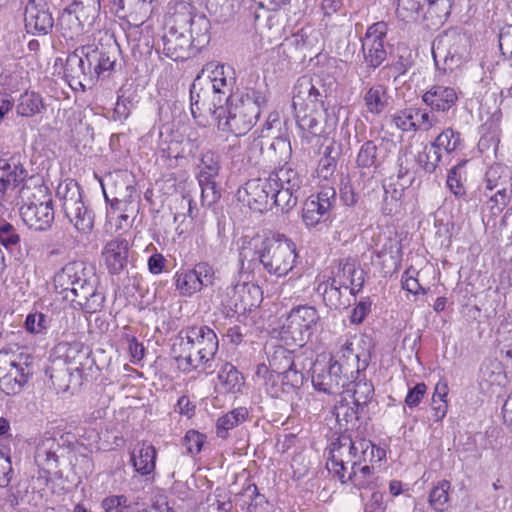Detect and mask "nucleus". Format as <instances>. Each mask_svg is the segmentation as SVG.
<instances>
[{"label": "nucleus", "mask_w": 512, "mask_h": 512, "mask_svg": "<svg viewBox=\"0 0 512 512\" xmlns=\"http://www.w3.org/2000/svg\"><path fill=\"white\" fill-rule=\"evenodd\" d=\"M360 408L345 398L334 406L333 414L344 433L329 444L326 468L342 485L351 484L358 490H368L377 487L376 465L385 459L386 451L366 438L353 440L346 434L356 427Z\"/></svg>", "instance_id": "1"}, {"label": "nucleus", "mask_w": 512, "mask_h": 512, "mask_svg": "<svg viewBox=\"0 0 512 512\" xmlns=\"http://www.w3.org/2000/svg\"><path fill=\"white\" fill-rule=\"evenodd\" d=\"M52 283L57 293L86 313H96L104 306L105 296L99 291V276L95 268L84 261L67 262L53 275Z\"/></svg>", "instance_id": "2"}, {"label": "nucleus", "mask_w": 512, "mask_h": 512, "mask_svg": "<svg viewBox=\"0 0 512 512\" xmlns=\"http://www.w3.org/2000/svg\"><path fill=\"white\" fill-rule=\"evenodd\" d=\"M218 350V336L207 325L184 327L172 345V355L184 373L210 368Z\"/></svg>", "instance_id": "3"}, {"label": "nucleus", "mask_w": 512, "mask_h": 512, "mask_svg": "<svg viewBox=\"0 0 512 512\" xmlns=\"http://www.w3.org/2000/svg\"><path fill=\"white\" fill-rule=\"evenodd\" d=\"M292 106L296 123L304 133L327 138L335 131L336 121L329 117L322 95L310 77L303 76L297 80Z\"/></svg>", "instance_id": "4"}, {"label": "nucleus", "mask_w": 512, "mask_h": 512, "mask_svg": "<svg viewBox=\"0 0 512 512\" xmlns=\"http://www.w3.org/2000/svg\"><path fill=\"white\" fill-rule=\"evenodd\" d=\"M255 377L266 393L275 399L296 394L304 383V374L297 369L293 352L279 346L269 358V365L256 366Z\"/></svg>", "instance_id": "5"}, {"label": "nucleus", "mask_w": 512, "mask_h": 512, "mask_svg": "<svg viewBox=\"0 0 512 512\" xmlns=\"http://www.w3.org/2000/svg\"><path fill=\"white\" fill-rule=\"evenodd\" d=\"M266 103V96L254 89L240 97H227L225 105L218 107V129L236 137L247 134L258 120L261 107Z\"/></svg>", "instance_id": "6"}, {"label": "nucleus", "mask_w": 512, "mask_h": 512, "mask_svg": "<svg viewBox=\"0 0 512 512\" xmlns=\"http://www.w3.org/2000/svg\"><path fill=\"white\" fill-rule=\"evenodd\" d=\"M169 29L163 35V53L173 61H183L189 58L194 26L204 25L208 30V20L204 16L197 19L193 16L187 5L182 6V11L174 13L169 19Z\"/></svg>", "instance_id": "7"}, {"label": "nucleus", "mask_w": 512, "mask_h": 512, "mask_svg": "<svg viewBox=\"0 0 512 512\" xmlns=\"http://www.w3.org/2000/svg\"><path fill=\"white\" fill-rule=\"evenodd\" d=\"M256 254L263 268L277 278L288 275L298 259L296 244L282 234L263 239Z\"/></svg>", "instance_id": "8"}, {"label": "nucleus", "mask_w": 512, "mask_h": 512, "mask_svg": "<svg viewBox=\"0 0 512 512\" xmlns=\"http://www.w3.org/2000/svg\"><path fill=\"white\" fill-rule=\"evenodd\" d=\"M33 357L24 352L0 351V390L6 395H16L27 385L33 375Z\"/></svg>", "instance_id": "9"}, {"label": "nucleus", "mask_w": 512, "mask_h": 512, "mask_svg": "<svg viewBox=\"0 0 512 512\" xmlns=\"http://www.w3.org/2000/svg\"><path fill=\"white\" fill-rule=\"evenodd\" d=\"M101 0H74L60 18V27L64 38L84 41V27H90L99 17Z\"/></svg>", "instance_id": "10"}, {"label": "nucleus", "mask_w": 512, "mask_h": 512, "mask_svg": "<svg viewBox=\"0 0 512 512\" xmlns=\"http://www.w3.org/2000/svg\"><path fill=\"white\" fill-rule=\"evenodd\" d=\"M461 144V133L452 127H447L433 141L424 146L418 153L416 161L425 172L434 173L441 164L443 156H450Z\"/></svg>", "instance_id": "11"}, {"label": "nucleus", "mask_w": 512, "mask_h": 512, "mask_svg": "<svg viewBox=\"0 0 512 512\" xmlns=\"http://www.w3.org/2000/svg\"><path fill=\"white\" fill-rule=\"evenodd\" d=\"M356 335H344L339 338L335 350L328 355L329 362L335 364L348 377L365 372L369 366V354H359L355 351Z\"/></svg>", "instance_id": "12"}, {"label": "nucleus", "mask_w": 512, "mask_h": 512, "mask_svg": "<svg viewBox=\"0 0 512 512\" xmlns=\"http://www.w3.org/2000/svg\"><path fill=\"white\" fill-rule=\"evenodd\" d=\"M336 203L335 187L320 189L303 203L302 221L308 228H315L331 220V212Z\"/></svg>", "instance_id": "13"}, {"label": "nucleus", "mask_w": 512, "mask_h": 512, "mask_svg": "<svg viewBox=\"0 0 512 512\" xmlns=\"http://www.w3.org/2000/svg\"><path fill=\"white\" fill-rule=\"evenodd\" d=\"M79 69L84 75L105 77L114 70L116 57L114 49L111 51L99 49L90 45L80 48Z\"/></svg>", "instance_id": "14"}, {"label": "nucleus", "mask_w": 512, "mask_h": 512, "mask_svg": "<svg viewBox=\"0 0 512 512\" xmlns=\"http://www.w3.org/2000/svg\"><path fill=\"white\" fill-rule=\"evenodd\" d=\"M273 185L269 176L263 179H250L238 189V199L251 210L262 213L271 209Z\"/></svg>", "instance_id": "15"}, {"label": "nucleus", "mask_w": 512, "mask_h": 512, "mask_svg": "<svg viewBox=\"0 0 512 512\" xmlns=\"http://www.w3.org/2000/svg\"><path fill=\"white\" fill-rule=\"evenodd\" d=\"M24 26L27 33L46 35L53 26L54 19L46 0H28L24 8Z\"/></svg>", "instance_id": "16"}, {"label": "nucleus", "mask_w": 512, "mask_h": 512, "mask_svg": "<svg viewBox=\"0 0 512 512\" xmlns=\"http://www.w3.org/2000/svg\"><path fill=\"white\" fill-rule=\"evenodd\" d=\"M321 358L324 361L327 355L323 353L317 356L312 368V385L319 392L334 394L343 385V378L347 377L335 364L328 362L327 367L322 365Z\"/></svg>", "instance_id": "17"}, {"label": "nucleus", "mask_w": 512, "mask_h": 512, "mask_svg": "<svg viewBox=\"0 0 512 512\" xmlns=\"http://www.w3.org/2000/svg\"><path fill=\"white\" fill-rule=\"evenodd\" d=\"M421 99L431 111L447 113L457 105L459 92L453 86L435 83L428 87Z\"/></svg>", "instance_id": "18"}, {"label": "nucleus", "mask_w": 512, "mask_h": 512, "mask_svg": "<svg viewBox=\"0 0 512 512\" xmlns=\"http://www.w3.org/2000/svg\"><path fill=\"white\" fill-rule=\"evenodd\" d=\"M203 71L209 73L208 78L212 85V93L218 97V103L232 96L231 90L235 81V71L232 67L211 62L206 64Z\"/></svg>", "instance_id": "19"}, {"label": "nucleus", "mask_w": 512, "mask_h": 512, "mask_svg": "<svg viewBox=\"0 0 512 512\" xmlns=\"http://www.w3.org/2000/svg\"><path fill=\"white\" fill-rule=\"evenodd\" d=\"M24 167L14 159H0V205L9 201L10 192L24 181Z\"/></svg>", "instance_id": "20"}, {"label": "nucleus", "mask_w": 512, "mask_h": 512, "mask_svg": "<svg viewBox=\"0 0 512 512\" xmlns=\"http://www.w3.org/2000/svg\"><path fill=\"white\" fill-rule=\"evenodd\" d=\"M128 252L129 243L124 238L116 237L105 244L102 258L110 274H119L125 268Z\"/></svg>", "instance_id": "21"}, {"label": "nucleus", "mask_w": 512, "mask_h": 512, "mask_svg": "<svg viewBox=\"0 0 512 512\" xmlns=\"http://www.w3.org/2000/svg\"><path fill=\"white\" fill-rule=\"evenodd\" d=\"M320 315L311 305H298L293 307L287 317L288 327L300 334H312V330L319 324Z\"/></svg>", "instance_id": "22"}, {"label": "nucleus", "mask_w": 512, "mask_h": 512, "mask_svg": "<svg viewBox=\"0 0 512 512\" xmlns=\"http://www.w3.org/2000/svg\"><path fill=\"white\" fill-rule=\"evenodd\" d=\"M59 448L60 444L54 437L42 439L36 447L35 462L47 477L59 467Z\"/></svg>", "instance_id": "23"}, {"label": "nucleus", "mask_w": 512, "mask_h": 512, "mask_svg": "<svg viewBox=\"0 0 512 512\" xmlns=\"http://www.w3.org/2000/svg\"><path fill=\"white\" fill-rule=\"evenodd\" d=\"M20 216L30 229L47 230L54 221L53 203L37 207H20Z\"/></svg>", "instance_id": "24"}, {"label": "nucleus", "mask_w": 512, "mask_h": 512, "mask_svg": "<svg viewBox=\"0 0 512 512\" xmlns=\"http://www.w3.org/2000/svg\"><path fill=\"white\" fill-rule=\"evenodd\" d=\"M190 102L191 113L194 119H199L209 114L212 115L216 121L218 107L221 105V103H218V97L216 95L210 99L208 90L203 88L197 90L196 84L193 83L190 90Z\"/></svg>", "instance_id": "25"}, {"label": "nucleus", "mask_w": 512, "mask_h": 512, "mask_svg": "<svg viewBox=\"0 0 512 512\" xmlns=\"http://www.w3.org/2000/svg\"><path fill=\"white\" fill-rule=\"evenodd\" d=\"M333 151V143L325 147L323 155L319 159L317 167L313 173V177L317 180V185L320 189L334 187L335 185V173L338 165V159L337 157L332 156Z\"/></svg>", "instance_id": "26"}, {"label": "nucleus", "mask_w": 512, "mask_h": 512, "mask_svg": "<svg viewBox=\"0 0 512 512\" xmlns=\"http://www.w3.org/2000/svg\"><path fill=\"white\" fill-rule=\"evenodd\" d=\"M157 450L148 441L139 442L131 452V463L137 473L150 475L156 468Z\"/></svg>", "instance_id": "27"}, {"label": "nucleus", "mask_w": 512, "mask_h": 512, "mask_svg": "<svg viewBox=\"0 0 512 512\" xmlns=\"http://www.w3.org/2000/svg\"><path fill=\"white\" fill-rule=\"evenodd\" d=\"M21 207H37L40 205L52 204V194L49 188L43 183H25L18 191Z\"/></svg>", "instance_id": "28"}, {"label": "nucleus", "mask_w": 512, "mask_h": 512, "mask_svg": "<svg viewBox=\"0 0 512 512\" xmlns=\"http://www.w3.org/2000/svg\"><path fill=\"white\" fill-rule=\"evenodd\" d=\"M387 157L382 145L378 146L375 141L366 140L358 150L355 163L360 169H377Z\"/></svg>", "instance_id": "29"}, {"label": "nucleus", "mask_w": 512, "mask_h": 512, "mask_svg": "<svg viewBox=\"0 0 512 512\" xmlns=\"http://www.w3.org/2000/svg\"><path fill=\"white\" fill-rule=\"evenodd\" d=\"M353 380L344 387V393L352 398V402L360 407L367 405L374 395V386L371 381L366 379L364 372L353 374Z\"/></svg>", "instance_id": "30"}, {"label": "nucleus", "mask_w": 512, "mask_h": 512, "mask_svg": "<svg viewBox=\"0 0 512 512\" xmlns=\"http://www.w3.org/2000/svg\"><path fill=\"white\" fill-rule=\"evenodd\" d=\"M57 353L63 361L72 365L77 371L83 369L85 361L89 356V349L81 341L60 342L57 347Z\"/></svg>", "instance_id": "31"}, {"label": "nucleus", "mask_w": 512, "mask_h": 512, "mask_svg": "<svg viewBox=\"0 0 512 512\" xmlns=\"http://www.w3.org/2000/svg\"><path fill=\"white\" fill-rule=\"evenodd\" d=\"M355 273L356 269L354 265L349 263L340 264L336 275L328 280L331 290H335L340 293L342 289H348L350 294L355 296L360 292L363 286V281H355Z\"/></svg>", "instance_id": "32"}, {"label": "nucleus", "mask_w": 512, "mask_h": 512, "mask_svg": "<svg viewBox=\"0 0 512 512\" xmlns=\"http://www.w3.org/2000/svg\"><path fill=\"white\" fill-rule=\"evenodd\" d=\"M388 87L381 83L371 85L363 96L366 111L373 115L383 113L389 104Z\"/></svg>", "instance_id": "33"}, {"label": "nucleus", "mask_w": 512, "mask_h": 512, "mask_svg": "<svg viewBox=\"0 0 512 512\" xmlns=\"http://www.w3.org/2000/svg\"><path fill=\"white\" fill-rule=\"evenodd\" d=\"M45 110L44 98L38 92L26 90L17 99L16 113L20 117L32 118Z\"/></svg>", "instance_id": "34"}, {"label": "nucleus", "mask_w": 512, "mask_h": 512, "mask_svg": "<svg viewBox=\"0 0 512 512\" xmlns=\"http://www.w3.org/2000/svg\"><path fill=\"white\" fill-rule=\"evenodd\" d=\"M217 379L218 386L223 393H240L245 384L243 375L233 364L228 362L221 366Z\"/></svg>", "instance_id": "35"}, {"label": "nucleus", "mask_w": 512, "mask_h": 512, "mask_svg": "<svg viewBox=\"0 0 512 512\" xmlns=\"http://www.w3.org/2000/svg\"><path fill=\"white\" fill-rule=\"evenodd\" d=\"M271 181L289 193L298 194L303 187V176L289 165H284L269 174Z\"/></svg>", "instance_id": "36"}, {"label": "nucleus", "mask_w": 512, "mask_h": 512, "mask_svg": "<svg viewBox=\"0 0 512 512\" xmlns=\"http://www.w3.org/2000/svg\"><path fill=\"white\" fill-rule=\"evenodd\" d=\"M220 170V165L217 160L214 159L212 153H206L201 159L200 172L198 175L199 185L201 186L202 193H206L211 190L216 193V182Z\"/></svg>", "instance_id": "37"}, {"label": "nucleus", "mask_w": 512, "mask_h": 512, "mask_svg": "<svg viewBox=\"0 0 512 512\" xmlns=\"http://www.w3.org/2000/svg\"><path fill=\"white\" fill-rule=\"evenodd\" d=\"M249 416L246 407H237L220 416L216 421V435L221 439L229 436V431L244 423Z\"/></svg>", "instance_id": "38"}, {"label": "nucleus", "mask_w": 512, "mask_h": 512, "mask_svg": "<svg viewBox=\"0 0 512 512\" xmlns=\"http://www.w3.org/2000/svg\"><path fill=\"white\" fill-rule=\"evenodd\" d=\"M172 281L175 291L181 297L192 298L200 293L190 267L178 269L174 273Z\"/></svg>", "instance_id": "39"}, {"label": "nucleus", "mask_w": 512, "mask_h": 512, "mask_svg": "<svg viewBox=\"0 0 512 512\" xmlns=\"http://www.w3.org/2000/svg\"><path fill=\"white\" fill-rule=\"evenodd\" d=\"M190 268L200 293L208 288H213L218 283L217 269L209 261H199Z\"/></svg>", "instance_id": "40"}, {"label": "nucleus", "mask_w": 512, "mask_h": 512, "mask_svg": "<svg viewBox=\"0 0 512 512\" xmlns=\"http://www.w3.org/2000/svg\"><path fill=\"white\" fill-rule=\"evenodd\" d=\"M56 193L62 202L61 205L65 214H71L76 207H82L83 201L77 183L72 181L60 183Z\"/></svg>", "instance_id": "41"}, {"label": "nucleus", "mask_w": 512, "mask_h": 512, "mask_svg": "<svg viewBox=\"0 0 512 512\" xmlns=\"http://www.w3.org/2000/svg\"><path fill=\"white\" fill-rule=\"evenodd\" d=\"M450 491V481L445 479L438 481L429 492V506L436 512L447 511L450 506Z\"/></svg>", "instance_id": "42"}, {"label": "nucleus", "mask_w": 512, "mask_h": 512, "mask_svg": "<svg viewBox=\"0 0 512 512\" xmlns=\"http://www.w3.org/2000/svg\"><path fill=\"white\" fill-rule=\"evenodd\" d=\"M407 238V232L394 231L383 244L378 256L389 255L395 267L403 258V241Z\"/></svg>", "instance_id": "43"}, {"label": "nucleus", "mask_w": 512, "mask_h": 512, "mask_svg": "<svg viewBox=\"0 0 512 512\" xmlns=\"http://www.w3.org/2000/svg\"><path fill=\"white\" fill-rule=\"evenodd\" d=\"M497 268L499 272V282L502 286L510 287L512 285V241L502 246L497 254Z\"/></svg>", "instance_id": "44"}, {"label": "nucleus", "mask_w": 512, "mask_h": 512, "mask_svg": "<svg viewBox=\"0 0 512 512\" xmlns=\"http://www.w3.org/2000/svg\"><path fill=\"white\" fill-rule=\"evenodd\" d=\"M71 223H73L75 229L82 235H89L94 228V215L84 205L82 207H76L74 212L71 214H65Z\"/></svg>", "instance_id": "45"}, {"label": "nucleus", "mask_w": 512, "mask_h": 512, "mask_svg": "<svg viewBox=\"0 0 512 512\" xmlns=\"http://www.w3.org/2000/svg\"><path fill=\"white\" fill-rule=\"evenodd\" d=\"M424 4L420 0H398L396 16L404 23H414L419 20Z\"/></svg>", "instance_id": "46"}, {"label": "nucleus", "mask_w": 512, "mask_h": 512, "mask_svg": "<svg viewBox=\"0 0 512 512\" xmlns=\"http://www.w3.org/2000/svg\"><path fill=\"white\" fill-rule=\"evenodd\" d=\"M393 125L403 133H416L419 131V125L416 122L414 107H407L397 110L391 119Z\"/></svg>", "instance_id": "47"}, {"label": "nucleus", "mask_w": 512, "mask_h": 512, "mask_svg": "<svg viewBox=\"0 0 512 512\" xmlns=\"http://www.w3.org/2000/svg\"><path fill=\"white\" fill-rule=\"evenodd\" d=\"M363 53L365 62L372 68L379 67L386 59L387 52L384 43L376 42V40L363 41Z\"/></svg>", "instance_id": "48"}, {"label": "nucleus", "mask_w": 512, "mask_h": 512, "mask_svg": "<svg viewBox=\"0 0 512 512\" xmlns=\"http://www.w3.org/2000/svg\"><path fill=\"white\" fill-rule=\"evenodd\" d=\"M509 200L510 196L507 189L505 187L499 188L494 194L488 196L482 210L484 213L488 212L490 217L496 218L508 205Z\"/></svg>", "instance_id": "49"}, {"label": "nucleus", "mask_w": 512, "mask_h": 512, "mask_svg": "<svg viewBox=\"0 0 512 512\" xmlns=\"http://www.w3.org/2000/svg\"><path fill=\"white\" fill-rule=\"evenodd\" d=\"M401 287L414 296L426 295L429 291V288H425L420 284L419 271L412 265L402 273Z\"/></svg>", "instance_id": "50"}, {"label": "nucleus", "mask_w": 512, "mask_h": 512, "mask_svg": "<svg viewBox=\"0 0 512 512\" xmlns=\"http://www.w3.org/2000/svg\"><path fill=\"white\" fill-rule=\"evenodd\" d=\"M466 162V160L460 161L457 165L453 166L447 174V187L456 197H463L466 195V188L464 185L465 178L461 172Z\"/></svg>", "instance_id": "51"}, {"label": "nucleus", "mask_w": 512, "mask_h": 512, "mask_svg": "<svg viewBox=\"0 0 512 512\" xmlns=\"http://www.w3.org/2000/svg\"><path fill=\"white\" fill-rule=\"evenodd\" d=\"M273 192L271 193V208L273 206L280 207L283 209H290L294 207L298 200V194L289 193L285 188L273 185Z\"/></svg>", "instance_id": "52"}, {"label": "nucleus", "mask_w": 512, "mask_h": 512, "mask_svg": "<svg viewBox=\"0 0 512 512\" xmlns=\"http://www.w3.org/2000/svg\"><path fill=\"white\" fill-rule=\"evenodd\" d=\"M206 441V435L190 429L185 433L183 438V446L186 448L187 453L197 455L201 452L203 445Z\"/></svg>", "instance_id": "53"}, {"label": "nucleus", "mask_w": 512, "mask_h": 512, "mask_svg": "<svg viewBox=\"0 0 512 512\" xmlns=\"http://www.w3.org/2000/svg\"><path fill=\"white\" fill-rule=\"evenodd\" d=\"M10 450L0 444V487H7L12 479Z\"/></svg>", "instance_id": "54"}, {"label": "nucleus", "mask_w": 512, "mask_h": 512, "mask_svg": "<svg viewBox=\"0 0 512 512\" xmlns=\"http://www.w3.org/2000/svg\"><path fill=\"white\" fill-rule=\"evenodd\" d=\"M506 172V169L501 165L491 166L486 172L485 189L489 191L496 189L497 191L504 187L501 180L507 177Z\"/></svg>", "instance_id": "55"}, {"label": "nucleus", "mask_w": 512, "mask_h": 512, "mask_svg": "<svg viewBox=\"0 0 512 512\" xmlns=\"http://www.w3.org/2000/svg\"><path fill=\"white\" fill-rule=\"evenodd\" d=\"M105 512H126L129 508L128 498L125 495H109L101 502Z\"/></svg>", "instance_id": "56"}, {"label": "nucleus", "mask_w": 512, "mask_h": 512, "mask_svg": "<svg viewBox=\"0 0 512 512\" xmlns=\"http://www.w3.org/2000/svg\"><path fill=\"white\" fill-rule=\"evenodd\" d=\"M232 502L226 494H215L207 498V505L204 512H230Z\"/></svg>", "instance_id": "57"}, {"label": "nucleus", "mask_w": 512, "mask_h": 512, "mask_svg": "<svg viewBox=\"0 0 512 512\" xmlns=\"http://www.w3.org/2000/svg\"><path fill=\"white\" fill-rule=\"evenodd\" d=\"M48 324L47 316L41 312L28 314L25 321L27 331L34 334L43 333L48 328Z\"/></svg>", "instance_id": "58"}, {"label": "nucleus", "mask_w": 512, "mask_h": 512, "mask_svg": "<svg viewBox=\"0 0 512 512\" xmlns=\"http://www.w3.org/2000/svg\"><path fill=\"white\" fill-rule=\"evenodd\" d=\"M0 242L6 249L20 243V236L12 224L8 222L0 224Z\"/></svg>", "instance_id": "59"}, {"label": "nucleus", "mask_w": 512, "mask_h": 512, "mask_svg": "<svg viewBox=\"0 0 512 512\" xmlns=\"http://www.w3.org/2000/svg\"><path fill=\"white\" fill-rule=\"evenodd\" d=\"M427 385L424 382L417 383L414 387L410 388L405 397V404L409 408L417 407L427 393Z\"/></svg>", "instance_id": "60"}, {"label": "nucleus", "mask_w": 512, "mask_h": 512, "mask_svg": "<svg viewBox=\"0 0 512 512\" xmlns=\"http://www.w3.org/2000/svg\"><path fill=\"white\" fill-rule=\"evenodd\" d=\"M128 351L130 362L139 365L145 357L146 349L143 343L139 342L135 336L128 338Z\"/></svg>", "instance_id": "61"}, {"label": "nucleus", "mask_w": 512, "mask_h": 512, "mask_svg": "<svg viewBox=\"0 0 512 512\" xmlns=\"http://www.w3.org/2000/svg\"><path fill=\"white\" fill-rule=\"evenodd\" d=\"M372 302L369 298L360 300L353 308L350 321L353 324H361L371 310Z\"/></svg>", "instance_id": "62"}, {"label": "nucleus", "mask_w": 512, "mask_h": 512, "mask_svg": "<svg viewBox=\"0 0 512 512\" xmlns=\"http://www.w3.org/2000/svg\"><path fill=\"white\" fill-rule=\"evenodd\" d=\"M388 32V25L384 21H379L368 27L364 40H376V42L384 43Z\"/></svg>", "instance_id": "63"}, {"label": "nucleus", "mask_w": 512, "mask_h": 512, "mask_svg": "<svg viewBox=\"0 0 512 512\" xmlns=\"http://www.w3.org/2000/svg\"><path fill=\"white\" fill-rule=\"evenodd\" d=\"M499 48L503 55L512 54V25L505 26L499 34Z\"/></svg>", "instance_id": "64"}]
</instances>
